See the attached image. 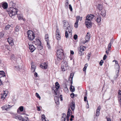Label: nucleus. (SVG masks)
<instances>
[{
    "label": "nucleus",
    "instance_id": "3c124183",
    "mask_svg": "<svg viewBox=\"0 0 121 121\" xmlns=\"http://www.w3.org/2000/svg\"><path fill=\"white\" fill-rule=\"evenodd\" d=\"M69 8L71 11H72V8L70 4L69 5Z\"/></svg>",
    "mask_w": 121,
    "mask_h": 121
},
{
    "label": "nucleus",
    "instance_id": "e2e57ef3",
    "mask_svg": "<svg viewBox=\"0 0 121 121\" xmlns=\"http://www.w3.org/2000/svg\"><path fill=\"white\" fill-rule=\"evenodd\" d=\"M74 95V94L73 93H72L70 95V96L72 98H73Z\"/></svg>",
    "mask_w": 121,
    "mask_h": 121
},
{
    "label": "nucleus",
    "instance_id": "a211bd4d",
    "mask_svg": "<svg viewBox=\"0 0 121 121\" xmlns=\"http://www.w3.org/2000/svg\"><path fill=\"white\" fill-rule=\"evenodd\" d=\"M23 107L22 106H20L17 109V112L18 114H20V111L21 112H22L23 111Z\"/></svg>",
    "mask_w": 121,
    "mask_h": 121
},
{
    "label": "nucleus",
    "instance_id": "2f4dec72",
    "mask_svg": "<svg viewBox=\"0 0 121 121\" xmlns=\"http://www.w3.org/2000/svg\"><path fill=\"white\" fill-rule=\"evenodd\" d=\"M70 88L71 92H73L75 91V89L73 86H70Z\"/></svg>",
    "mask_w": 121,
    "mask_h": 121
},
{
    "label": "nucleus",
    "instance_id": "f257e3e1",
    "mask_svg": "<svg viewBox=\"0 0 121 121\" xmlns=\"http://www.w3.org/2000/svg\"><path fill=\"white\" fill-rule=\"evenodd\" d=\"M57 59L56 60V63L58 64L59 62V60L62 59L64 57L63 51L62 49H60L57 51Z\"/></svg>",
    "mask_w": 121,
    "mask_h": 121
},
{
    "label": "nucleus",
    "instance_id": "58836bf2",
    "mask_svg": "<svg viewBox=\"0 0 121 121\" xmlns=\"http://www.w3.org/2000/svg\"><path fill=\"white\" fill-rule=\"evenodd\" d=\"M63 115L64 116V118H62V121H65L66 120V114L65 113H63Z\"/></svg>",
    "mask_w": 121,
    "mask_h": 121
},
{
    "label": "nucleus",
    "instance_id": "680f3d73",
    "mask_svg": "<svg viewBox=\"0 0 121 121\" xmlns=\"http://www.w3.org/2000/svg\"><path fill=\"white\" fill-rule=\"evenodd\" d=\"M73 75L74 74L73 73H71L70 74V77H69L73 78Z\"/></svg>",
    "mask_w": 121,
    "mask_h": 121
},
{
    "label": "nucleus",
    "instance_id": "9d476101",
    "mask_svg": "<svg viewBox=\"0 0 121 121\" xmlns=\"http://www.w3.org/2000/svg\"><path fill=\"white\" fill-rule=\"evenodd\" d=\"M1 7L4 9H7L8 7L7 3L6 2H3L0 5V7L1 8Z\"/></svg>",
    "mask_w": 121,
    "mask_h": 121
},
{
    "label": "nucleus",
    "instance_id": "8fccbe9b",
    "mask_svg": "<svg viewBox=\"0 0 121 121\" xmlns=\"http://www.w3.org/2000/svg\"><path fill=\"white\" fill-rule=\"evenodd\" d=\"M65 6L67 7L68 5L69 4L68 0H66L65 3Z\"/></svg>",
    "mask_w": 121,
    "mask_h": 121
},
{
    "label": "nucleus",
    "instance_id": "7ed1b4c3",
    "mask_svg": "<svg viewBox=\"0 0 121 121\" xmlns=\"http://www.w3.org/2000/svg\"><path fill=\"white\" fill-rule=\"evenodd\" d=\"M63 22V28L64 29H67L68 30V32L70 35H71L72 29L70 26L69 24L68 21L64 20Z\"/></svg>",
    "mask_w": 121,
    "mask_h": 121
},
{
    "label": "nucleus",
    "instance_id": "bf43d9fd",
    "mask_svg": "<svg viewBox=\"0 0 121 121\" xmlns=\"http://www.w3.org/2000/svg\"><path fill=\"white\" fill-rule=\"evenodd\" d=\"M107 56L106 55H105L103 57V59L104 60H105L106 58H107Z\"/></svg>",
    "mask_w": 121,
    "mask_h": 121
},
{
    "label": "nucleus",
    "instance_id": "412c9836",
    "mask_svg": "<svg viewBox=\"0 0 121 121\" xmlns=\"http://www.w3.org/2000/svg\"><path fill=\"white\" fill-rule=\"evenodd\" d=\"M101 108L100 106H99L98 108L96 110V116H98L100 114L99 111L100 109Z\"/></svg>",
    "mask_w": 121,
    "mask_h": 121
},
{
    "label": "nucleus",
    "instance_id": "5701e85b",
    "mask_svg": "<svg viewBox=\"0 0 121 121\" xmlns=\"http://www.w3.org/2000/svg\"><path fill=\"white\" fill-rule=\"evenodd\" d=\"M2 108L3 111L6 112L7 111L8 107L7 105H5L2 107Z\"/></svg>",
    "mask_w": 121,
    "mask_h": 121
},
{
    "label": "nucleus",
    "instance_id": "6e6d98bb",
    "mask_svg": "<svg viewBox=\"0 0 121 121\" xmlns=\"http://www.w3.org/2000/svg\"><path fill=\"white\" fill-rule=\"evenodd\" d=\"M91 53H89L88 54V60L90 59V58L91 56Z\"/></svg>",
    "mask_w": 121,
    "mask_h": 121
},
{
    "label": "nucleus",
    "instance_id": "6e6552de",
    "mask_svg": "<svg viewBox=\"0 0 121 121\" xmlns=\"http://www.w3.org/2000/svg\"><path fill=\"white\" fill-rule=\"evenodd\" d=\"M90 35L88 33H87L85 37L86 41H84L83 42H82V44H84L88 42L90 40Z\"/></svg>",
    "mask_w": 121,
    "mask_h": 121
},
{
    "label": "nucleus",
    "instance_id": "bb28decb",
    "mask_svg": "<svg viewBox=\"0 0 121 121\" xmlns=\"http://www.w3.org/2000/svg\"><path fill=\"white\" fill-rule=\"evenodd\" d=\"M70 107L71 108L72 110L73 111L75 108V104L73 102L71 104Z\"/></svg>",
    "mask_w": 121,
    "mask_h": 121
},
{
    "label": "nucleus",
    "instance_id": "79ce46f5",
    "mask_svg": "<svg viewBox=\"0 0 121 121\" xmlns=\"http://www.w3.org/2000/svg\"><path fill=\"white\" fill-rule=\"evenodd\" d=\"M17 119H18L22 121V117L20 115H18L17 116Z\"/></svg>",
    "mask_w": 121,
    "mask_h": 121
},
{
    "label": "nucleus",
    "instance_id": "c756f323",
    "mask_svg": "<svg viewBox=\"0 0 121 121\" xmlns=\"http://www.w3.org/2000/svg\"><path fill=\"white\" fill-rule=\"evenodd\" d=\"M37 48L39 50H41L43 48V47L42 46L41 44L37 45Z\"/></svg>",
    "mask_w": 121,
    "mask_h": 121
},
{
    "label": "nucleus",
    "instance_id": "09e8293b",
    "mask_svg": "<svg viewBox=\"0 0 121 121\" xmlns=\"http://www.w3.org/2000/svg\"><path fill=\"white\" fill-rule=\"evenodd\" d=\"M14 5L15 4L13 3L11 1L9 4V6H14Z\"/></svg>",
    "mask_w": 121,
    "mask_h": 121
},
{
    "label": "nucleus",
    "instance_id": "f704fd0d",
    "mask_svg": "<svg viewBox=\"0 0 121 121\" xmlns=\"http://www.w3.org/2000/svg\"><path fill=\"white\" fill-rule=\"evenodd\" d=\"M97 7L99 10H101L103 8V6L102 5L99 4L98 5Z\"/></svg>",
    "mask_w": 121,
    "mask_h": 121
},
{
    "label": "nucleus",
    "instance_id": "423d86ee",
    "mask_svg": "<svg viewBox=\"0 0 121 121\" xmlns=\"http://www.w3.org/2000/svg\"><path fill=\"white\" fill-rule=\"evenodd\" d=\"M60 87V85L58 82H56L55 83V87L53 88V90L54 91L53 93L55 95H57V92L58 89Z\"/></svg>",
    "mask_w": 121,
    "mask_h": 121
},
{
    "label": "nucleus",
    "instance_id": "a19ab883",
    "mask_svg": "<svg viewBox=\"0 0 121 121\" xmlns=\"http://www.w3.org/2000/svg\"><path fill=\"white\" fill-rule=\"evenodd\" d=\"M87 66L88 65L87 64H86L85 65L83 69V70L84 71H86L87 67Z\"/></svg>",
    "mask_w": 121,
    "mask_h": 121
},
{
    "label": "nucleus",
    "instance_id": "4be33fe9",
    "mask_svg": "<svg viewBox=\"0 0 121 121\" xmlns=\"http://www.w3.org/2000/svg\"><path fill=\"white\" fill-rule=\"evenodd\" d=\"M6 91H5L4 93L1 94V98L2 99H4L7 95V93H5Z\"/></svg>",
    "mask_w": 121,
    "mask_h": 121
},
{
    "label": "nucleus",
    "instance_id": "393cba45",
    "mask_svg": "<svg viewBox=\"0 0 121 121\" xmlns=\"http://www.w3.org/2000/svg\"><path fill=\"white\" fill-rule=\"evenodd\" d=\"M35 44L36 45H38L41 44V43L40 41L38 39H36Z\"/></svg>",
    "mask_w": 121,
    "mask_h": 121
},
{
    "label": "nucleus",
    "instance_id": "b1692460",
    "mask_svg": "<svg viewBox=\"0 0 121 121\" xmlns=\"http://www.w3.org/2000/svg\"><path fill=\"white\" fill-rule=\"evenodd\" d=\"M98 23H100L101 21V17L100 16H98L96 20Z\"/></svg>",
    "mask_w": 121,
    "mask_h": 121
},
{
    "label": "nucleus",
    "instance_id": "f03ea898",
    "mask_svg": "<svg viewBox=\"0 0 121 121\" xmlns=\"http://www.w3.org/2000/svg\"><path fill=\"white\" fill-rule=\"evenodd\" d=\"M17 9L13 7H10L8 9V13L9 16L11 17L17 14Z\"/></svg>",
    "mask_w": 121,
    "mask_h": 121
},
{
    "label": "nucleus",
    "instance_id": "603ef678",
    "mask_svg": "<svg viewBox=\"0 0 121 121\" xmlns=\"http://www.w3.org/2000/svg\"><path fill=\"white\" fill-rule=\"evenodd\" d=\"M73 78L71 77H69V79L70 81V82H71V83H72V81Z\"/></svg>",
    "mask_w": 121,
    "mask_h": 121
},
{
    "label": "nucleus",
    "instance_id": "a878e982",
    "mask_svg": "<svg viewBox=\"0 0 121 121\" xmlns=\"http://www.w3.org/2000/svg\"><path fill=\"white\" fill-rule=\"evenodd\" d=\"M5 76V74L3 71H0V78Z\"/></svg>",
    "mask_w": 121,
    "mask_h": 121
},
{
    "label": "nucleus",
    "instance_id": "aec40b11",
    "mask_svg": "<svg viewBox=\"0 0 121 121\" xmlns=\"http://www.w3.org/2000/svg\"><path fill=\"white\" fill-rule=\"evenodd\" d=\"M54 99L56 103L57 104H59V98L57 96H55L54 98Z\"/></svg>",
    "mask_w": 121,
    "mask_h": 121
},
{
    "label": "nucleus",
    "instance_id": "052dcab7",
    "mask_svg": "<svg viewBox=\"0 0 121 121\" xmlns=\"http://www.w3.org/2000/svg\"><path fill=\"white\" fill-rule=\"evenodd\" d=\"M13 26V25L12 24L10 25H8V28L11 27V28L12 29V28Z\"/></svg>",
    "mask_w": 121,
    "mask_h": 121
},
{
    "label": "nucleus",
    "instance_id": "338daca9",
    "mask_svg": "<svg viewBox=\"0 0 121 121\" xmlns=\"http://www.w3.org/2000/svg\"><path fill=\"white\" fill-rule=\"evenodd\" d=\"M69 116H67L66 118L67 121H69Z\"/></svg>",
    "mask_w": 121,
    "mask_h": 121
},
{
    "label": "nucleus",
    "instance_id": "0e129e2a",
    "mask_svg": "<svg viewBox=\"0 0 121 121\" xmlns=\"http://www.w3.org/2000/svg\"><path fill=\"white\" fill-rule=\"evenodd\" d=\"M87 97L86 96H85L84 97V101H85L87 100Z\"/></svg>",
    "mask_w": 121,
    "mask_h": 121
},
{
    "label": "nucleus",
    "instance_id": "4d7b16f0",
    "mask_svg": "<svg viewBox=\"0 0 121 121\" xmlns=\"http://www.w3.org/2000/svg\"><path fill=\"white\" fill-rule=\"evenodd\" d=\"M78 37V36L76 35H75L74 36V38L75 39H76Z\"/></svg>",
    "mask_w": 121,
    "mask_h": 121
},
{
    "label": "nucleus",
    "instance_id": "5fc2aeb1",
    "mask_svg": "<svg viewBox=\"0 0 121 121\" xmlns=\"http://www.w3.org/2000/svg\"><path fill=\"white\" fill-rule=\"evenodd\" d=\"M47 47H48V48L49 49L50 48V46L49 44V43H48V42H47Z\"/></svg>",
    "mask_w": 121,
    "mask_h": 121
},
{
    "label": "nucleus",
    "instance_id": "39448f33",
    "mask_svg": "<svg viewBox=\"0 0 121 121\" xmlns=\"http://www.w3.org/2000/svg\"><path fill=\"white\" fill-rule=\"evenodd\" d=\"M68 65L67 62L65 60H63L61 62V68L62 70L63 71H65L67 69Z\"/></svg>",
    "mask_w": 121,
    "mask_h": 121
},
{
    "label": "nucleus",
    "instance_id": "1a4fd4ad",
    "mask_svg": "<svg viewBox=\"0 0 121 121\" xmlns=\"http://www.w3.org/2000/svg\"><path fill=\"white\" fill-rule=\"evenodd\" d=\"M61 36L59 30L57 29L56 33V38L58 40L60 39Z\"/></svg>",
    "mask_w": 121,
    "mask_h": 121
},
{
    "label": "nucleus",
    "instance_id": "49530a36",
    "mask_svg": "<svg viewBox=\"0 0 121 121\" xmlns=\"http://www.w3.org/2000/svg\"><path fill=\"white\" fill-rule=\"evenodd\" d=\"M13 116L14 118L16 119H17V117L18 115H17L16 114H13Z\"/></svg>",
    "mask_w": 121,
    "mask_h": 121
},
{
    "label": "nucleus",
    "instance_id": "4c0bfd02",
    "mask_svg": "<svg viewBox=\"0 0 121 121\" xmlns=\"http://www.w3.org/2000/svg\"><path fill=\"white\" fill-rule=\"evenodd\" d=\"M78 22L77 21H76V22L74 24V26L76 28H77L78 27Z\"/></svg>",
    "mask_w": 121,
    "mask_h": 121
},
{
    "label": "nucleus",
    "instance_id": "473e14b6",
    "mask_svg": "<svg viewBox=\"0 0 121 121\" xmlns=\"http://www.w3.org/2000/svg\"><path fill=\"white\" fill-rule=\"evenodd\" d=\"M17 17L19 20H22L23 19L22 16L21 14H18Z\"/></svg>",
    "mask_w": 121,
    "mask_h": 121
},
{
    "label": "nucleus",
    "instance_id": "c03bdc74",
    "mask_svg": "<svg viewBox=\"0 0 121 121\" xmlns=\"http://www.w3.org/2000/svg\"><path fill=\"white\" fill-rule=\"evenodd\" d=\"M19 27L18 26H17L16 27V28L15 29V30L16 32H18L19 30Z\"/></svg>",
    "mask_w": 121,
    "mask_h": 121
},
{
    "label": "nucleus",
    "instance_id": "864d4df0",
    "mask_svg": "<svg viewBox=\"0 0 121 121\" xmlns=\"http://www.w3.org/2000/svg\"><path fill=\"white\" fill-rule=\"evenodd\" d=\"M36 96L38 98H39L40 99V97L38 93H36Z\"/></svg>",
    "mask_w": 121,
    "mask_h": 121
},
{
    "label": "nucleus",
    "instance_id": "6ab92c4d",
    "mask_svg": "<svg viewBox=\"0 0 121 121\" xmlns=\"http://www.w3.org/2000/svg\"><path fill=\"white\" fill-rule=\"evenodd\" d=\"M10 59L12 61H16L17 60V58L15 57L14 55H11L10 56Z\"/></svg>",
    "mask_w": 121,
    "mask_h": 121
},
{
    "label": "nucleus",
    "instance_id": "9b49d317",
    "mask_svg": "<svg viewBox=\"0 0 121 121\" xmlns=\"http://www.w3.org/2000/svg\"><path fill=\"white\" fill-rule=\"evenodd\" d=\"M94 17V16L93 15L91 14L88 15L86 16V20L91 21V20H92Z\"/></svg>",
    "mask_w": 121,
    "mask_h": 121
},
{
    "label": "nucleus",
    "instance_id": "4468645a",
    "mask_svg": "<svg viewBox=\"0 0 121 121\" xmlns=\"http://www.w3.org/2000/svg\"><path fill=\"white\" fill-rule=\"evenodd\" d=\"M29 45V49L30 50V52H33L35 49V48L33 45H30L29 43H28Z\"/></svg>",
    "mask_w": 121,
    "mask_h": 121
},
{
    "label": "nucleus",
    "instance_id": "c85d7f7f",
    "mask_svg": "<svg viewBox=\"0 0 121 121\" xmlns=\"http://www.w3.org/2000/svg\"><path fill=\"white\" fill-rule=\"evenodd\" d=\"M72 113V111L70 109H68V112L67 113V116H70V114Z\"/></svg>",
    "mask_w": 121,
    "mask_h": 121
},
{
    "label": "nucleus",
    "instance_id": "dca6fc26",
    "mask_svg": "<svg viewBox=\"0 0 121 121\" xmlns=\"http://www.w3.org/2000/svg\"><path fill=\"white\" fill-rule=\"evenodd\" d=\"M35 66L34 65V64L33 62H31V70L33 72H35Z\"/></svg>",
    "mask_w": 121,
    "mask_h": 121
},
{
    "label": "nucleus",
    "instance_id": "69168bd1",
    "mask_svg": "<svg viewBox=\"0 0 121 121\" xmlns=\"http://www.w3.org/2000/svg\"><path fill=\"white\" fill-rule=\"evenodd\" d=\"M70 53L71 54L73 55L74 54V52L73 51H70Z\"/></svg>",
    "mask_w": 121,
    "mask_h": 121
},
{
    "label": "nucleus",
    "instance_id": "37998d69",
    "mask_svg": "<svg viewBox=\"0 0 121 121\" xmlns=\"http://www.w3.org/2000/svg\"><path fill=\"white\" fill-rule=\"evenodd\" d=\"M15 67H17V68H18L19 69V70H21V69H22V65H18V67H17L15 66Z\"/></svg>",
    "mask_w": 121,
    "mask_h": 121
},
{
    "label": "nucleus",
    "instance_id": "ea45409f",
    "mask_svg": "<svg viewBox=\"0 0 121 121\" xmlns=\"http://www.w3.org/2000/svg\"><path fill=\"white\" fill-rule=\"evenodd\" d=\"M48 35H46L45 36V40L48 42Z\"/></svg>",
    "mask_w": 121,
    "mask_h": 121
},
{
    "label": "nucleus",
    "instance_id": "cd10ccee",
    "mask_svg": "<svg viewBox=\"0 0 121 121\" xmlns=\"http://www.w3.org/2000/svg\"><path fill=\"white\" fill-rule=\"evenodd\" d=\"M106 12L104 9L102 10L101 13V14L104 17L106 15Z\"/></svg>",
    "mask_w": 121,
    "mask_h": 121
},
{
    "label": "nucleus",
    "instance_id": "f3484780",
    "mask_svg": "<svg viewBox=\"0 0 121 121\" xmlns=\"http://www.w3.org/2000/svg\"><path fill=\"white\" fill-rule=\"evenodd\" d=\"M113 39H111L110 40V43L108 44V50H110V49L111 48V47L112 45V44L113 43Z\"/></svg>",
    "mask_w": 121,
    "mask_h": 121
},
{
    "label": "nucleus",
    "instance_id": "13d9d810",
    "mask_svg": "<svg viewBox=\"0 0 121 121\" xmlns=\"http://www.w3.org/2000/svg\"><path fill=\"white\" fill-rule=\"evenodd\" d=\"M103 63V61L102 60L99 62V64L100 65H102V64Z\"/></svg>",
    "mask_w": 121,
    "mask_h": 121
},
{
    "label": "nucleus",
    "instance_id": "de8ad7c7",
    "mask_svg": "<svg viewBox=\"0 0 121 121\" xmlns=\"http://www.w3.org/2000/svg\"><path fill=\"white\" fill-rule=\"evenodd\" d=\"M28 119V118L27 117H26L25 119H24L22 118V121H27Z\"/></svg>",
    "mask_w": 121,
    "mask_h": 121
},
{
    "label": "nucleus",
    "instance_id": "c9c22d12",
    "mask_svg": "<svg viewBox=\"0 0 121 121\" xmlns=\"http://www.w3.org/2000/svg\"><path fill=\"white\" fill-rule=\"evenodd\" d=\"M117 67H118V68L117 69V70L116 72V74H117H117H118L119 72V65L118 64L117 65Z\"/></svg>",
    "mask_w": 121,
    "mask_h": 121
},
{
    "label": "nucleus",
    "instance_id": "20e7f679",
    "mask_svg": "<svg viewBox=\"0 0 121 121\" xmlns=\"http://www.w3.org/2000/svg\"><path fill=\"white\" fill-rule=\"evenodd\" d=\"M28 39L30 40H33L35 37V35L33 32L31 30L27 31Z\"/></svg>",
    "mask_w": 121,
    "mask_h": 121
},
{
    "label": "nucleus",
    "instance_id": "a18cd8bd",
    "mask_svg": "<svg viewBox=\"0 0 121 121\" xmlns=\"http://www.w3.org/2000/svg\"><path fill=\"white\" fill-rule=\"evenodd\" d=\"M65 36L66 38H67L68 36V34L67 31H65Z\"/></svg>",
    "mask_w": 121,
    "mask_h": 121
},
{
    "label": "nucleus",
    "instance_id": "774afa93",
    "mask_svg": "<svg viewBox=\"0 0 121 121\" xmlns=\"http://www.w3.org/2000/svg\"><path fill=\"white\" fill-rule=\"evenodd\" d=\"M115 61V63L116 64H118V62L116 60H113V62H114Z\"/></svg>",
    "mask_w": 121,
    "mask_h": 121
},
{
    "label": "nucleus",
    "instance_id": "ddd939ff",
    "mask_svg": "<svg viewBox=\"0 0 121 121\" xmlns=\"http://www.w3.org/2000/svg\"><path fill=\"white\" fill-rule=\"evenodd\" d=\"M80 51L79 52V53L80 54V55H82V51H84L86 49L85 47L83 46H81L80 47Z\"/></svg>",
    "mask_w": 121,
    "mask_h": 121
},
{
    "label": "nucleus",
    "instance_id": "72a5a7b5",
    "mask_svg": "<svg viewBox=\"0 0 121 121\" xmlns=\"http://www.w3.org/2000/svg\"><path fill=\"white\" fill-rule=\"evenodd\" d=\"M4 35V32L3 31L0 32V38H2L3 37Z\"/></svg>",
    "mask_w": 121,
    "mask_h": 121
},
{
    "label": "nucleus",
    "instance_id": "2eb2a0df",
    "mask_svg": "<svg viewBox=\"0 0 121 121\" xmlns=\"http://www.w3.org/2000/svg\"><path fill=\"white\" fill-rule=\"evenodd\" d=\"M40 67L42 69H46L47 68V64L45 63H44L40 65Z\"/></svg>",
    "mask_w": 121,
    "mask_h": 121
},
{
    "label": "nucleus",
    "instance_id": "e433bc0d",
    "mask_svg": "<svg viewBox=\"0 0 121 121\" xmlns=\"http://www.w3.org/2000/svg\"><path fill=\"white\" fill-rule=\"evenodd\" d=\"M41 117V119L42 120V121H47L45 119V117L44 115H42Z\"/></svg>",
    "mask_w": 121,
    "mask_h": 121
},
{
    "label": "nucleus",
    "instance_id": "7c9ffc66",
    "mask_svg": "<svg viewBox=\"0 0 121 121\" xmlns=\"http://www.w3.org/2000/svg\"><path fill=\"white\" fill-rule=\"evenodd\" d=\"M82 17H80L79 16H78L76 17V21H77L78 22L79 20L81 21L82 20Z\"/></svg>",
    "mask_w": 121,
    "mask_h": 121
},
{
    "label": "nucleus",
    "instance_id": "f8f14e48",
    "mask_svg": "<svg viewBox=\"0 0 121 121\" xmlns=\"http://www.w3.org/2000/svg\"><path fill=\"white\" fill-rule=\"evenodd\" d=\"M85 24L86 27L88 28H90L91 26V21H88V20H86Z\"/></svg>",
    "mask_w": 121,
    "mask_h": 121
},
{
    "label": "nucleus",
    "instance_id": "0eeeda50",
    "mask_svg": "<svg viewBox=\"0 0 121 121\" xmlns=\"http://www.w3.org/2000/svg\"><path fill=\"white\" fill-rule=\"evenodd\" d=\"M8 43H9V45L11 46H12L14 44L13 41V39L11 37H10L8 38ZM11 48H9L8 50L10 51L11 50V48H12L11 47Z\"/></svg>",
    "mask_w": 121,
    "mask_h": 121
}]
</instances>
